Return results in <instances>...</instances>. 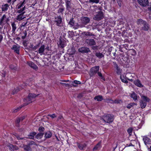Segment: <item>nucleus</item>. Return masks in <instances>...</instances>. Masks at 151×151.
<instances>
[{
  "label": "nucleus",
  "instance_id": "obj_1",
  "mask_svg": "<svg viewBox=\"0 0 151 151\" xmlns=\"http://www.w3.org/2000/svg\"><path fill=\"white\" fill-rule=\"evenodd\" d=\"M137 23L141 30L147 31L150 29V25L147 22L142 19H138Z\"/></svg>",
  "mask_w": 151,
  "mask_h": 151
},
{
  "label": "nucleus",
  "instance_id": "obj_2",
  "mask_svg": "<svg viewBox=\"0 0 151 151\" xmlns=\"http://www.w3.org/2000/svg\"><path fill=\"white\" fill-rule=\"evenodd\" d=\"M38 95V94L36 95L34 93H29L28 97L24 99V103L23 104V106H26L32 103L34 100L35 98Z\"/></svg>",
  "mask_w": 151,
  "mask_h": 151
},
{
  "label": "nucleus",
  "instance_id": "obj_3",
  "mask_svg": "<svg viewBox=\"0 0 151 151\" xmlns=\"http://www.w3.org/2000/svg\"><path fill=\"white\" fill-rule=\"evenodd\" d=\"M141 99L140 101V105L141 108H144L147 105V102H149L150 99L145 96H141Z\"/></svg>",
  "mask_w": 151,
  "mask_h": 151
},
{
  "label": "nucleus",
  "instance_id": "obj_4",
  "mask_svg": "<svg viewBox=\"0 0 151 151\" xmlns=\"http://www.w3.org/2000/svg\"><path fill=\"white\" fill-rule=\"evenodd\" d=\"M102 119L104 122L110 123L114 120V116L110 114H105L102 116Z\"/></svg>",
  "mask_w": 151,
  "mask_h": 151
},
{
  "label": "nucleus",
  "instance_id": "obj_5",
  "mask_svg": "<svg viewBox=\"0 0 151 151\" xmlns=\"http://www.w3.org/2000/svg\"><path fill=\"white\" fill-rule=\"evenodd\" d=\"M49 50V47L47 46L45 47L44 45H42L38 50V53L40 55H46L47 54Z\"/></svg>",
  "mask_w": 151,
  "mask_h": 151
},
{
  "label": "nucleus",
  "instance_id": "obj_6",
  "mask_svg": "<svg viewBox=\"0 0 151 151\" xmlns=\"http://www.w3.org/2000/svg\"><path fill=\"white\" fill-rule=\"evenodd\" d=\"M81 23L80 27H85V25L89 23L90 21V18L87 17H82L81 19Z\"/></svg>",
  "mask_w": 151,
  "mask_h": 151
},
{
  "label": "nucleus",
  "instance_id": "obj_7",
  "mask_svg": "<svg viewBox=\"0 0 151 151\" xmlns=\"http://www.w3.org/2000/svg\"><path fill=\"white\" fill-rule=\"evenodd\" d=\"M99 69V66H96L92 68L90 70L89 74L90 77H93L98 73Z\"/></svg>",
  "mask_w": 151,
  "mask_h": 151
},
{
  "label": "nucleus",
  "instance_id": "obj_8",
  "mask_svg": "<svg viewBox=\"0 0 151 151\" xmlns=\"http://www.w3.org/2000/svg\"><path fill=\"white\" fill-rule=\"evenodd\" d=\"M104 17V14L101 11H100L97 13L93 17V19L95 20L99 21L102 19Z\"/></svg>",
  "mask_w": 151,
  "mask_h": 151
},
{
  "label": "nucleus",
  "instance_id": "obj_9",
  "mask_svg": "<svg viewBox=\"0 0 151 151\" xmlns=\"http://www.w3.org/2000/svg\"><path fill=\"white\" fill-rule=\"evenodd\" d=\"M54 22L56 23L55 24L57 26L61 27L62 26V19L60 16L55 17Z\"/></svg>",
  "mask_w": 151,
  "mask_h": 151
},
{
  "label": "nucleus",
  "instance_id": "obj_10",
  "mask_svg": "<svg viewBox=\"0 0 151 151\" xmlns=\"http://www.w3.org/2000/svg\"><path fill=\"white\" fill-rule=\"evenodd\" d=\"M143 140L147 148L151 145V140L147 136H143Z\"/></svg>",
  "mask_w": 151,
  "mask_h": 151
},
{
  "label": "nucleus",
  "instance_id": "obj_11",
  "mask_svg": "<svg viewBox=\"0 0 151 151\" xmlns=\"http://www.w3.org/2000/svg\"><path fill=\"white\" fill-rule=\"evenodd\" d=\"M114 67L116 69V73L118 75H121L122 74V69L120 68L115 62H113Z\"/></svg>",
  "mask_w": 151,
  "mask_h": 151
},
{
  "label": "nucleus",
  "instance_id": "obj_12",
  "mask_svg": "<svg viewBox=\"0 0 151 151\" xmlns=\"http://www.w3.org/2000/svg\"><path fill=\"white\" fill-rule=\"evenodd\" d=\"M86 43L89 46H93L96 44L95 41L93 39H87L86 40Z\"/></svg>",
  "mask_w": 151,
  "mask_h": 151
},
{
  "label": "nucleus",
  "instance_id": "obj_13",
  "mask_svg": "<svg viewBox=\"0 0 151 151\" xmlns=\"http://www.w3.org/2000/svg\"><path fill=\"white\" fill-rule=\"evenodd\" d=\"M138 3L142 6H146L149 3L148 0H137Z\"/></svg>",
  "mask_w": 151,
  "mask_h": 151
},
{
  "label": "nucleus",
  "instance_id": "obj_14",
  "mask_svg": "<svg viewBox=\"0 0 151 151\" xmlns=\"http://www.w3.org/2000/svg\"><path fill=\"white\" fill-rule=\"evenodd\" d=\"M66 42L63 39H60L58 43V45L59 47L64 48L66 45Z\"/></svg>",
  "mask_w": 151,
  "mask_h": 151
},
{
  "label": "nucleus",
  "instance_id": "obj_15",
  "mask_svg": "<svg viewBox=\"0 0 151 151\" xmlns=\"http://www.w3.org/2000/svg\"><path fill=\"white\" fill-rule=\"evenodd\" d=\"M79 51L81 52L88 53L90 51V50L89 48L86 47H83L79 49Z\"/></svg>",
  "mask_w": 151,
  "mask_h": 151
},
{
  "label": "nucleus",
  "instance_id": "obj_16",
  "mask_svg": "<svg viewBox=\"0 0 151 151\" xmlns=\"http://www.w3.org/2000/svg\"><path fill=\"white\" fill-rule=\"evenodd\" d=\"M12 49L14 52L18 54H19L20 47L19 46L14 45L12 46Z\"/></svg>",
  "mask_w": 151,
  "mask_h": 151
},
{
  "label": "nucleus",
  "instance_id": "obj_17",
  "mask_svg": "<svg viewBox=\"0 0 151 151\" xmlns=\"http://www.w3.org/2000/svg\"><path fill=\"white\" fill-rule=\"evenodd\" d=\"M27 64L30 67L34 69L35 70L38 69V67L33 62L31 61L29 62H27Z\"/></svg>",
  "mask_w": 151,
  "mask_h": 151
},
{
  "label": "nucleus",
  "instance_id": "obj_18",
  "mask_svg": "<svg viewBox=\"0 0 151 151\" xmlns=\"http://www.w3.org/2000/svg\"><path fill=\"white\" fill-rule=\"evenodd\" d=\"M130 97L135 101L138 100V97H139V96H138L137 94L134 92L131 94Z\"/></svg>",
  "mask_w": 151,
  "mask_h": 151
},
{
  "label": "nucleus",
  "instance_id": "obj_19",
  "mask_svg": "<svg viewBox=\"0 0 151 151\" xmlns=\"http://www.w3.org/2000/svg\"><path fill=\"white\" fill-rule=\"evenodd\" d=\"M134 83L135 85L139 87L142 88L143 87V86L142 84L140 81L138 79L134 81Z\"/></svg>",
  "mask_w": 151,
  "mask_h": 151
},
{
  "label": "nucleus",
  "instance_id": "obj_20",
  "mask_svg": "<svg viewBox=\"0 0 151 151\" xmlns=\"http://www.w3.org/2000/svg\"><path fill=\"white\" fill-rule=\"evenodd\" d=\"M9 7V5L7 4H3L2 6L1 10L2 12L7 11Z\"/></svg>",
  "mask_w": 151,
  "mask_h": 151
},
{
  "label": "nucleus",
  "instance_id": "obj_21",
  "mask_svg": "<svg viewBox=\"0 0 151 151\" xmlns=\"http://www.w3.org/2000/svg\"><path fill=\"white\" fill-rule=\"evenodd\" d=\"M82 35L83 37H86L88 36H95L94 34L88 32H84L82 33Z\"/></svg>",
  "mask_w": 151,
  "mask_h": 151
},
{
  "label": "nucleus",
  "instance_id": "obj_22",
  "mask_svg": "<svg viewBox=\"0 0 151 151\" xmlns=\"http://www.w3.org/2000/svg\"><path fill=\"white\" fill-rule=\"evenodd\" d=\"M101 142H99L93 148V151H96L99 149H100L101 146Z\"/></svg>",
  "mask_w": 151,
  "mask_h": 151
},
{
  "label": "nucleus",
  "instance_id": "obj_23",
  "mask_svg": "<svg viewBox=\"0 0 151 151\" xmlns=\"http://www.w3.org/2000/svg\"><path fill=\"white\" fill-rule=\"evenodd\" d=\"M95 55V56L99 59H101L104 57V55L100 52H96Z\"/></svg>",
  "mask_w": 151,
  "mask_h": 151
},
{
  "label": "nucleus",
  "instance_id": "obj_24",
  "mask_svg": "<svg viewBox=\"0 0 151 151\" xmlns=\"http://www.w3.org/2000/svg\"><path fill=\"white\" fill-rule=\"evenodd\" d=\"M74 19L73 17L70 19V20L68 23V24L70 25V27H73L75 24V22Z\"/></svg>",
  "mask_w": 151,
  "mask_h": 151
},
{
  "label": "nucleus",
  "instance_id": "obj_25",
  "mask_svg": "<svg viewBox=\"0 0 151 151\" xmlns=\"http://www.w3.org/2000/svg\"><path fill=\"white\" fill-rule=\"evenodd\" d=\"M94 99L97 100V101H100L103 100V98L102 96L99 95L95 96L94 98Z\"/></svg>",
  "mask_w": 151,
  "mask_h": 151
},
{
  "label": "nucleus",
  "instance_id": "obj_26",
  "mask_svg": "<svg viewBox=\"0 0 151 151\" xmlns=\"http://www.w3.org/2000/svg\"><path fill=\"white\" fill-rule=\"evenodd\" d=\"M77 146L81 150L83 149L84 148H85L86 147V144H79L77 143Z\"/></svg>",
  "mask_w": 151,
  "mask_h": 151
},
{
  "label": "nucleus",
  "instance_id": "obj_27",
  "mask_svg": "<svg viewBox=\"0 0 151 151\" xmlns=\"http://www.w3.org/2000/svg\"><path fill=\"white\" fill-rule=\"evenodd\" d=\"M66 9L68 10H69L71 8V3L68 0L66 1Z\"/></svg>",
  "mask_w": 151,
  "mask_h": 151
},
{
  "label": "nucleus",
  "instance_id": "obj_28",
  "mask_svg": "<svg viewBox=\"0 0 151 151\" xmlns=\"http://www.w3.org/2000/svg\"><path fill=\"white\" fill-rule=\"evenodd\" d=\"M30 144L27 145H24L23 146L24 150L26 151H31L32 149L30 147Z\"/></svg>",
  "mask_w": 151,
  "mask_h": 151
},
{
  "label": "nucleus",
  "instance_id": "obj_29",
  "mask_svg": "<svg viewBox=\"0 0 151 151\" xmlns=\"http://www.w3.org/2000/svg\"><path fill=\"white\" fill-rule=\"evenodd\" d=\"M25 6H24V7H22V8H20L19 10H18L17 11V13L20 14H24L25 13V12L24 11L25 10Z\"/></svg>",
  "mask_w": 151,
  "mask_h": 151
},
{
  "label": "nucleus",
  "instance_id": "obj_30",
  "mask_svg": "<svg viewBox=\"0 0 151 151\" xmlns=\"http://www.w3.org/2000/svg\"><path fill=\"white\" fill-rule=\"evenodd\" d=\"M44 134L43 132H40L39 133L36 135L35 138L38 139H40L42 138Z\"/></svg>",
  "mask_w": 151,
  "mask_h": 151
},
{
  "label": "nucleus",
  "instance_id": "obj_31",
  "mask_svg": "<svg viewBox=\"0 0 151 151\" xmlns=\"http://www.w3.org/2000/svg\"><path fill=\"white\" fill-rule=\"evenodd\" d=\"M11 23V25L12 27V31L13 33H14L17 29L16 25L14 22H12Z\"/></svg>",
  "mask_w": 151,
  "mask_h": 151
},
{
  "label": "nucleus",
  "instance_id": "obj_32",
  "mask_svg": "<svg viewBox=\"0 0 151 151\" xmlns=\"http://www.w3.org/2000/svg\"><path fill=\"white\" fill-rule=\"evenodd\" d=\"M52 135V133L48 131L45 133V136L46 138H48L51 137Z\"/></svg>",
  "mask_w": 151,
  "mask_h": 151
},
{
  "label": "nucleus",
  "instance_id": "obj_33",
  "mask_svg": "<svg viewBox=\"0 0 151 151\" xmlns=\"http://www.w3.org/2000/svg\"><path fill=\"white\" fill-rule=\"evenodd\" d=\"M23 14H19L17 16L16 19L19 21L22 20L24 19V17H23Z\"/></svg>",
  "mask_w": 151,
  "mask_h": 151
},
{
  "label": "nucleus",
  "instance_id": "obj_34",
  "mask_svg": "<svg viewBox=\"0 0 151 151\" xmlns=\"http://www.w3.org/2000/svg\"><path fill=\"white\" fill-rule=\"evenodd\" d=\"M36 133L35 132H33L30 133L28 135L29 138L30 139H33L34 138V136L36 135Z\"/></svg>",
  "mask_w": 151,
  "mask_h": 151
},
{
  "label": "nucleus",
  "instance_id": "obj_35",
  "mask_svg": "<svg viewBox=\"0 0 151 151\" xmlns=\"http://www.w3.org/2000/svg\"><path fill=\"white\" fill-rule=\"evenodd\" d=\"M134 105H137V104L134 103H130L127 105V107L129 109H130Z\"/></svg>",
  "mask_w": 151,
  "mask_h": 151
},
{
  "label": "nucleus",
  "instance_id": "obj_36",
  "mask_svg": "<svg viewBox=\"0 0 151 151\" xmlns=\"http://www.w3.org/2000/svg\"><path fill=\"white\" fill-rule=\"evenodd\" d=\"M24 5L20 2L17 5L16 9H19L22 7H23Z\"/></svg>",
  "mask_w": 151,
  "mask_h": 151
},
{
  "label": "nucleus",
  "instance_id": "obj_37",
  "mask_svg": "<svg viewBox=\"0 0 151 151\" xmlns=\"http://www.w3.org/2000/svg\"><path fill=\"white\" fill-rule=\"evenodd\" d=\"M65 9L64 7L62 6H61L60 7L58 10V13H62L63 12V11H64Z\"/></svg>",
  "mask_w": 151,
  "mask_h": 151
},
{
  "label": "nucleus",
  "instance_id": "obj_38",
  "mask_svg": "<svg viewBox=\"0 0 151 151\" xmlns=\"http://www.w3.org/2000/svg\"><path fill=\"white\" fill-rule=\"evenodd\" d=\"M6 18V16L5 14L3 15L2 17L0 19L1 21L0 22V25H1L3 23V22L4 21V19L5 18Z\"/></svg>",
  "mask_w": 151,
  "mask_h": 151
},
{
  "label": "nucleus",
  "instance_id": "obj_39",
  "mask_svg": "<svg viewBox=\"0 0 151 151\" xmlns=\"http://www.w3.org/2000/svg\"><path fill=\"white\" fill-rule=\"evenodd\" d=\"M20 121H21L19 118L17 119L16 120L17 127H19V123Z\"/></svg>",
  "mask_w": 151,
  "mask_h": 151
},
{
  "label": "nucleus",
  "instance_id": "obj_40",
  "mask_svg": "<svg viewBox=\"0 0 151 151\" xmlns=\"http://www.w3.org/2000/svg\"><path fill=\"white\" fill-rule=\"evenodd\" d=\"M99 77L102 79L104 81H105V79L104 77L103 76L101 73L100 72H98L97 73Z\"/></svg>",
  "mask_w": 151,
  "mask_h": 151
},
{
  "label": "nucleus",
  "instance_id": "obj_41",
  "mask_svg": "<svg viewBox=\"0 0 151 151\" xmlns=\"http://www.w3.org/2000/svg\"><path fill=\"white\" fill-rule=\"evenodd\" d=\"M100 0H89V2L90 3H95L98 4L99 3Z\"/></svg>",
  "mask_w": 151,
  "mask_h": 151
},
{
  "label": "nucleus",
  "instance_id": "obj_42",
  "mask_svg": "<svg viewBox=\"0 0 151 151\" xmlns=\"http://www.w3.org/2000/svg\"><path fill=\"white\" fill-rule=\"evenodd\" d=\"M133 130V129L132 128H129L128 129L127 131L130 135L132 134Z\"/></svg>",
  "mask_w": 151,
  "mask_h": 151
},
{
  "label": "nucleus",
  "instance_id": "obj_43",
  "mask_svg": "<svg viewBox=\"0 0 151 151\" xmlns=\"http://www.w3.org/2000/svg\"><path fill=\"white\" fill-rule=\"evenodd\" d=\"M23 35L22 36V38L23 39H24L26 38V36L27 35V31L25 30L23 32Z\"/></svg>",
  "mask_w": 151,
  "mask_h": 151
},
{
  "label": "nucleus",
  "instance_id": "obj_44",
  "mask_svg": "<svg viewBox=\"0 0 151 151\" xmlns=\"http://www.w3.org/2000/svg\"><path fill=\"white\" fill-rule=\"evenodd\" d=\"M79 26L80 27V24L79 25L78 23H76L73 27L75 29H78Z\"/></svg>",
  "mask_w": 151,
  "mask_h": 151
},
{
  "label": "nucleus",
  "instance_id": "obj_45",
  "mask_svg": "<svg viewBox=\"0 0 151 151\" xmlns=\"http://www.w3.org/2000/svg\"><path fill=\"white\" fill-rule=\"evenodd\" d=\"M38 130L40 132H43L45 130V128L42 127H40L38 128Z\"/></svg>",
  "mask_w": 151,
  "mask_h": 151
},
{
  "label": "nucleus",
  "instance_id": "obj_46",
  "mask_svg": "<svg viewBox=\"0 0 151 151\" xmlns=\"http://www.w3.org/2000/svg\"><path fill=\"white\" fill-rule=\"evenodd\" d=\"M10 68L12 70H16L17 69V67L13 65H11L9 66Z\"/></svg>",
  "mask_w": 151,
  "mask_h": 151
},
{
  "label": "nucleus",
  "instance_id": "obj_47",
  "mask_svg": "<svg viewBox=\"0 0 151 151\" xmlns=\"http://www.w3.org/2000/svg\"><path fill=\"white\" fill-rule=\"evenodd\" d=\"M120 79H121V81L122 82L126 83H128V81L127 80H126L125 79L123 78L122 76H120Z\"/></svg>",
  "mask_w": 151,
  "mask_h": 151
},
{
  "label": "nucleus",
  "instance_id": "obj_48",
  "mask_svg": "<svg viewBox=\"0 0 151 151\" xmlns=\"http://www.w3.org/2000/svg\"><path fill=\"white\" fill-rule=\"evenodd\" d=\"M40 43H39L37 45L33 46V48L32 49V50H36L38 47L40 46Z\"/></svg>",
  "mask_w": 151,
  "mask_h": 151
},
{
  "label": "nucleus",
  "instance_id": "obj_49",
  "mask_svg": "<svg viewBox=\"0 0 151 151\" xmlns=\"http://www.w3.org/2000/svg\"><path fill=\"white\" fill-rule=\"evenodd\" d=\"M19 90H20V89L18 88H17V89H15L13 91L12 94H14L17 93Z\"/></svg>",
  "mask_w": 151,
  "mask_h": 151
},
{
  "label": "nucleus",
  "instance_id": "obj_50",
  "mask_svg": "<svg viewBox=\"0 0 151 151\" xmlns=\"http://www.w3.org/2000/svg\"><path fill=\"white\" fill-rule=\"evenodd\" d=\"M23 106H21V107H17V109H15L13 112H14V113H16V112H17V111H18L19 110H20L21 109V108H22V107Z\"/></svg>",
  "mask_w": 151,
  "mask_h": 151
},
{
  "label": "nucleus",
  "instance_id": "obj_51",
  "mask_svg": "<svg viewBox=\"0 0 151 151\" xmlns=\"http://www.w3.org/2000/svg\"><path fill=\"white\" fill-rule=\"evenodd\" d=\"M48 116H50L52 119L56 118L57 117V116L54 114H48Z\"/></svg>",
  "mask_w": 151,
  "mask_h": 151
},
{
  "label": "nucleus",
  "instance_id": "obj_52",
  "mask_svg": "<svg viewBox=\"0 0 151 151\" xmlns=\"http://www.w3.org/2000/svg\"><path fill=\"white\" fill-rule=\"evenodd\" d=\"M12 150H18L19 149V148L18 147H17L16 145H13V146L12 147Z\"/></svg>",
  "mask_w": 151,
  "mask_h": 151
},
{
  "label": "nucleus",
  "instance_id": "obj_53",
  "mask_svg": "<svg viewBox=\"0 0 151 151\" xmlns=\"http://www.w3.org/2000/svg\"><path fill=\"white\" fill-rule=\"evenodd\" d=\"M119 7L121 6L122 1L120 0H116Z\"/></svg>",
  "mask_w": 151,
  "mask_h": 151
},
{
  "label": "nucleus",
  "instance_id": "obj_54",
  "mask_svg": "<svg viewBox=\"0 0 151 151\" xmlns=\"http://www.w3.org/2000/svg\"><path fill=\"white\" fill-rule=\"evenodd\" d=\"M149 4L148 5V9L149 10L151 11V3H148Z\"/></svg>",
  "mask_w": 151,
  "mask_h": 151
},
{
  "label": "nucleus",
  "instance_id": "obj_55",
  "mask_svg": "<svg viewBox=\"0 0 151 151\" xmlns=\"http://www.w3.org/2000/svg\"><path fill=\"white\" fill-rule=\"evenodd\" d=\"M73 83L76 84H80L81 83V82L78 81H76V80L74 81H73Z\"/></svg>",
  "mask_w": 151,
  "mask_h": 151
},
{
  "label": "nucleus",
  "instance_id": "obj_56",
  "mask_svg": "<svg viewBox=\"0 0 151 151\" xmlns=\"http://www.w3.org/2000/svg\"><path fill=\"white\" fill-rule=\"evenodd\" d=\"M92 48L94 50H97L98 49V46H93L92 47Z\"/></svg>",
  "mask_w": 151,
  "mask_h": 151
},
{
  "label": "nucleus",
  "instance_id": "obj_57",
  "mask_svg": "<svg viewBox=\"0 0 151 151\" xmlns=\"http://www.w3.org/2000/svg\"><path fill=\"white\" fill-rule=\"evenodd\" d=\"M60 84H62L63 85H65L66 87H68L69 86V85L68 84L65 83H60Z\"/></svg>",
  "mask_w": 151,
  "mask_h": 151
},
{
  "label": "nucleus",
  "instance_id": "obj_58",
  "mask_svg": "<svg viewBox=\"0 0 151 151\" xmlns=\"http://www.w3.org/2000/svg\"><path fill=\"white\" fill-rule=\"evenodd\" d=\"M25 116H21L20 117H19V118L20 119L21 121H22L25 119Z\"/></svg>",
  "mask_w": 151,
  "mask_h": 151
},
{
  "label": "nucleus",
  "instance_id": "obj_59",
  "mask_svg": "<svg viewBox=\"0 0 151 151\" xmlns=\"http://www.w3.org/2000/svg\"><path fill=\"white\" fill-rule=\"evenodd\" d=\"M13 145L11 144H9L8 145V147H9V149L10 150H12V147H13Z\"/></svg>",
  "mask_w": 151,
  "mask_h": 151
},
{
  "label": "nucleus",
  "instance_id": "obj_60",
  "mask_svg": "<svg viewBox=\"0 0 151 151\" xmlns=\"http://www.w3.org/2000/svg\"><path fill=\"white\" fill-rule=\"evenodd\" d=\"M16 137H17V139H18V140H19V139H24V138H23V137H20L19 136L17 135V136H16Z\"/></svg>",
  "mask_w": 151,
  "mask_h": 151
},
{
  "label": "nucleus",
  "instance_id": "obj_61",
  "mask_svg": "<svg viewBox=\"0 0 151 151\" xmlns=\"http://www.w3.org/2000/svg\"><path fill=\"white\" fill-rule=\"evenodd\" d=\"M3 39V36L1 35H0V42H1L2 40Z\"/></svg>",
  "mask_w": 151,
  "mask_h": 151
},
{
  "label": "nucleus",
  "instance_id": "obj_62",
  "mask_svg": "<svg viewBox=\"0 0 151 151\" xmlns=\"http://www.w3.org/2000/svg\"><path fill=\"white\" fill-rule=\"evenodd\" d=\"M26 0H23V1L20 2L24 5L26 3Z\"/></svg>",
  "mask_w": 151,
  "mask_h": 151
},
{
  "label": "nucleus",
  "instance_id": "obj_63",
  "mask_svg": "<svg viewBox=\"0 0 151 151\" xmlns=\"http://www.w3.org/2000/svg\"><path fill=\"white\" fill-rule=\"evenodd\" d=\"M33 46H33V44H31L29 46V48H31L32 49Z\"/></svg>",
  "mask_w": 151,
  "mask_h": 151
},
{
  "label": "nucleus",
  "instance_id": "obj_64",
  "mask_svg": "<svg viewBox=\"0 0 151 151\" xmlns=\"http://www.w3.org/2000/svg\"><path fill=\"white\" fill-rule=\"evenodd\" d=\"M147 149L149 151H151V145H150V147H147Z\"/></svg>",
  "mask_w": 151,
  "mask_h": 151
}]
</instances>
